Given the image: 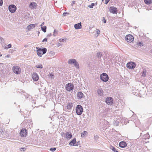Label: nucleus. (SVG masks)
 Here are the masks:
<instances>
[{
    "instance_id": "c9c22d12",
    "label": "nucleus",
    "mask_w": 152,
    "mask_h": 152,
    "mask_svg": "<svg viewBox=\"0 0 152 152\" xmlns=\"http://www.w3.org/2000/svg\"><path fill=\"white\" fill-rule=\"evenodd\" d=\"M56 150V148H50V150L52 152H54Z\"/></svg>"
},
{
    "instance_id": "393cba45",
    "label": "nucleus",
    "mask_w": 152,
    "mask_h": 152,
    "mask_svg": "<svg viewBox=\"0 0 152 152\" xmlns=\"http://www.w3.org/2000/svg\"><path fill=\"white\" fill-rule=\"evenodd\" d=\"M144 1L146 4H149L152 3V0H144Z\"/></svg>"
},
{
    "instance_id": "a19ab883",
    "label": "nucleus",
    "mask_w": 152,
    "mask_h": 152,
    "mask_svg": "<svg viewBox=\"0 0 152 152\" xmlns=\"http://www.w3.org/2000/svg\"><path fill=\"white\" fill-rule=\"evenodd\" d=\"M110 0H105V4H107L108 3Z\"/></svg>"
},
{
    "instance_id": "cd10ccee",
    "label": "nucleus",
    "mask_w": 152,
    "mask_h": 152,
    "mask_svg": "<svg viewBox=\"0 0 152 152\" xmlns=\"http://www.w3.org/2000/svg\"><path fill=\"white\" fill-rule=\"evenodd\" d=\"M102 56V54L100 52L98 53H97L96 56L98 57V58H101Z\"/></svg>"
},
{
    "instance_id": "de8ad7c7",
    "label": "nucleus",
    "mask_w": 152,
    "mask_h": 152,
    "mask_svg": "<svg viewBox=\"0 0 152 152\" xmlns=\"http://www.w3.org/2000/svg\"><path fill=\"white\" fill-rule=\"evenodd\" d=\"M44 24V22H43L41 24V25H40V26H41V27H42V26Z\"/></svg>"
},
{
    "instance_id": "6e6552de",
    "label": "nucleus",
    "mask_w": 152,
    "mask_h": 152,
    "mask_svg": "<svg viewBox=\"0 0 152 152\" xmlns=\"http://www.w3.org/2000/svg\"><path fill=\"white\" fill-rule=\"evenodd\" d=\"M125 39L127 42H131L133 41L134 37L132 35L129 34L126 36Z\"/></svg>"
},
{
    "instance_id": "20e7f679",
    "label": "nucleus",
    "mask_w": 152,
    "mask_h": 152,
    "mask_svg": "<svg viewBox=\"0 0 152 152\" xmlns=\"http://www.w3.org/2000/svg\"><path fill=\"white\" fill-rule=\"evenodd\" d=\"M100 79L103 81L107 82L109 79L108 76L107 74L104 73L101 75Z\"/></svg>"
},
{
    "instance_id": "4be33fe9",
    "label": "nucleus",
    "mask_w": 152,
    "mask_h": 152,
    "mask_svg": "<svg viewBox=\"0 0 152 152\" xmlns=\"http://www.w3.org/2000/svg\"><path fill=\"white\" fill-rule=\"evenodd\" d=\"M83 94L81 92H79L77 94V97L79 99H80L83 96Z\"/></svg>"
},
{
    "instance_id": "c03bdc74",
    "label": "nucleus",
    "mask_w": 152,
    "mask_h": 152,
    "mask_svg": "<svg viewBox=\"0 0 152 152\" xmlns=\"http://www.w3.org/2000/svg\"><path fill=\"white\" fill-rule=\"evenodd\" d=\"M7 46H8V48H10L11 47V44H9Z\"/></svg>"
},
{
    "instance_id": "ea45409f",
    "label": "nucleus",
    "mask_w": 152,
    "mask_h": 152,
    "mask_svg": "<svg viewBox=\"0 0 152 152\" xmlns=\"http://www.w3.org/2000/svg\"><path fill=\"white\" fill-rule=\"evenodd\" d=\"M102 21H103V22L104 23H106V20L104 18V17H103V19L102 20Z\"/></svg>"
},
{
    "instance_id": "2f4dec72",
    "label": "nucleus",
    "mask_w": 152,
    "mask_h": 152,
    "mask_svg": "<svg viewBox=\"0 0 152 152\" xmlns=\"http://www.w3.org/2000/svg\"><path fill=\"white\" fill-rule=\"evenodd\" d=\"M36 67L39 68H42V65L41 64H38L36 66Z\"/></svg>"
},
{
    "instance_id": "423d86ee",
    "label": "nucleus",
    "mask_w": 152,
    "mask_h": 152,
    "mask_svg": "<svg viewBox=\"0 0 152 152\" xmlns=\"http://www.w3.org/2000/svg\"><path fill=\"white\" fill-rule=\"evenodd\" d=\"M136 64L133 62H130L126 64L127 67L131 69H134L136 66Z\"/></svg>"
},
{
    "instance_id": "473e14b6",
    "label": "nucleus",
    "mask_w": 152,
    "mask_h": 152,
    "mask_svg": "<svg viewBox=\"0 0 152 152\" xmlns=\"http://www.w3.org/2000/svg\"><path fill=\"white\" fill-rule=\"evenodd\" d=\"M94 5L95 4L94 3H92L91 5L88 6V7L90 8H93V7L94 6Z\"/></svg>"
},
{
    "instance_id": "37998d69",
    "label": "nucleus",
    "mask_w": 152,
    "mask_h": 152,
    "mask_svg": "<svg viewBox=\"0 0 152 152\" xmlns=\"http://www.w3.org/2000/svg\"><path fill=\"white\" fill-rule=\"evenodd\" d=\"M75 1H72V4H71V5L72 6H73V5L75 4Z\"/></svg>"
},
{
    "instance_id": "f03ea898",
    "label": "nucleus",
    "mask_w": 152,
    "mask_h": 152,
    "mask_svg": "<svg viewBox=\"0 0 152 152\" xmlns=\"http://www.w3.org/2000/svg\"><path fill=\"white\" fill-rule=\"evenodd\" d=\"M83 108L80 105H78L76 108V113L77 115H80L83 112Z\"/></svg>"
},
{
    "instance_id": "aec40b11",
    "label": "nucleus",
    "mask_w": 152,
    "mask_h": 152,
    "mask_svg": "<svg viewBox=\"0 0 152 152\" xmlns=\"http://www.w3.org/2000/svg\"><path fill=\"white\" fill-rule=\"evenodd\" d=\"M127 145L126 143L124 141H122L120 142L119 143V146L120 147L124 148Z\"/></svg>"
},
{
    "instance_id": "c756f323",
    "label": "nucleus",
    "mask_w": 152,
    "mask_h": 152,
    "mask_svg": "<svg viewBox=\"0 0 152 152\" xmlns=\"http://www.w3.org/2000/svg\"><path fill=\"white\" fill-rule=\"evenodd\" d=\"M150 137L148 133H147L146 134H145L144 136V138H149Z\"/></svg>"
},
{
    "instance_id": "f257e3e1",
    "label": "nucleus",
    "mask_w": 152,
    "mask_h": 152,
    "mask_svg": "<svg viewBox=\"0 0 152 152\" xmlns=\"http://www.w3.org/2000/svg\"><path fill=\"white\" fill-rule=\"evenodd\" d=\"M68 63L70 65H73L77 69L79 68L78 63L75 59L71 58L69 59Z\"/></svg>"
},
{
    "instance_id": "7ed1b4c3",
    "label": "nucleus",
    "mask_w": 152,
    "mask_h": 152,
    "mask_svg": "<svg viewBox=\"0 0 152 152\" xmlns=\"http://www.w3.org/2000/svg\"><path fill=\"white\" fill-rule=\"evenodd\" d=\"M47 51L46 48L39 49L37 51L38 55L39 56H41L42 55L45 54Z\"/></svg>"
},
{
    "instance_id": "412c9836",
    "label": "nucleus",
    "mask_w": 152,
    "mask_h": 152,
    "mask_svg": "<svg viewBox=\"0 0 152 152\" xmlns=\"http://www.w3.org/2000/svg\"><path fill=\"white\" fill-rule=\"evenodd\" d=\"M73 104L71 102H68L66 106L67 109L69 110H71Z\"/></svg>"
},
{
    "instance_id": "4468645a",
    "label": "nucleus",
    "mask_w": 152,
    "mask_h": 152,
    "mask_svg": "<svg viewBox=\"0 0 152 152\" xmlns=\"http://www.w3.org/2000/svg\"><path fill=\"white\" fill-rule=\"evenodd\" d=\"M26 129H22L20 133L21 136L23 137H26Z\"/></svg>"
},
{
    "instance_id": "b1692460",
    "label": "nucleus",
    "mask_w": 152,
    "mask_h": 152,
    "mask_svg": "<svg viewBox=\"0 0 152 152\" xmlns=\"http://www.w3.org/2000/svg\"><path fill=\"white\" fill-rule=\"evenodd\" d=\"M88 133L87 131H84L81 133V136L82 137H86L88 134Z\"/></svg>"
},
{
    "instance_id": "e433bc0d",
    "label": "nucleus",
    "mask_w": 152,
    "mask_h": 152,
    "mask_svg": "<svg viewBox=\"0 0 152 152\" xmlns=\"http://www.w3.org/2000/svg\"><path fill=\"white\" fill-rule=\"evenodd\" d=\"M53 76L54 75L52 73L50 74V77L51 79L53 78Z\"/></svg>"
},
{
    "instance_id": "79ce46f5",
    "label": "nucleus",
    "mask_w": 152,
    "mask_h": 152,
    "mask_svg": "<svg viewBox=\"0 0 152 152\" xmlns=\"http://www.w3.org/2000/svg\"><path fill=\"white\" fill-rule=\"evenodd\" d=\"M50 54H51L53 56L55 54V53L51 51L50 53Z\"/></svg>"
},
{
    "instance_id": "f8f14e48",
    "label": "nucleus",
    "mask_w": 152,
    "mask_h": 152,
    "mask_svg": "<svg viewBox=\"0 0 152 152\" xmlns=\"http://www.w3.org/2000/svg\"><path fill=\"white\" fill-rule=\"evenodd\" d=\"M37 6V4L35 2H31L29 5V7L32 10L35 9Z\"/></svg>"
},
{
    "instance_id": "f3484780",
    "label": "nucleus",
    "mask_w": 152,
    "mask_h": 152,
    "mask_svg": "<svg viewBox=\"0 0 152 152\" xmlns=\"http://www.w3.org/2000/svg\"><path fill=\"white\" fill-rule=\"evenodd\" d=\"M97 93L99 96H102L103 95V91L102 88L98 89L97 91Z\"/></svg>"
},
{
    "instance_id": "9d476101",
    "label": "nucleus",
    "mask_w": 152,
    "mask_h": 152,
    "mask_svg": "<svg viewBox=\"0 0 152 152\" xmlns=\"http://www.w3.org/2000/svg\"><path fill=\"white\" fill-rule=\"evenodd\" d=\"M9 10L11 12L14 13L16 10V7L14 5H11L9 6Z\"/></svg>"
},
{
    "instance_id": "8fccbe9b",
    "label": "nucleus",
    "mask_w": 152,
    "mask_h": 152,
    "mask_svg": "<svg viewBox=\"0 0 152 152\" xmlns=\"http://www.w3.org/2000/svg\"><path fill=\"white\" fill-rule=\"evenodd\" d=\"M51 35V34L50 33L48 35V37H50Z\"/></svg>"
},
{
    "instance_id": "72a5a7b5",
    "label": "nucleus",
    "mask_w": 152,
    "mask_h": 152,
    "mask_svg": "<svg viewBox=\"0 0 152 152\" xmlns=\"http://www.w3.org/2000/svg\"><path fill=\"white\" fill-rule=\"evenodd\" d=\"M0 41L1 43H3L4 42V39L1 37H0Z\"/></svg>"
},
{
    "instance_id": "58836bf2",
    "label": "nucleus",
    "mask_w": 152,
    "mask_h": 152,
    "mask_svg": "<svg viewBox=\"0 0 152 152\" xmlns=\"http://www.w3.org/2000/svg\"><path fill=\"white\" fill-rule=\"evenodd\" d=\"M69 14V13L66 12H64L63 14V15L64 16H65L66 15V14Z\"/></svg>"
},
{
    "instance_id": "0eeeda50",
    "label": "nucleus",
    "mask_w": 152,
    "mask_h": 152,
    "mask_svg": "<svg viewBox=\"0 0 152 152\" xmlns=\"http://www.w3.org/2000/svg\"><path fill=\"white\" fill-rule=\"evenodd\" d=\"M12 70L13 72L16 74H19L21 71L20 68L19 66H14Z\"/></svg>"
},
{
    "instance_id": "603ef678",
    "label": "nucleus",
    "mask_w": 152,
    "mask_h": 152,
    "mask_svg": "<svg viewBox=\"0 0 152 152\" xmlns=\"http://www.w3.org/2000/svg\"><path fill=\"white\" fill-rule=\"evenodd\" d=\"M38 33L39 34V32H38Z\"/></svg>"
},
{
    "instance_id": "a211bd4d",
    "label": "nucleus",
    "mask_w": 152,
    "mask_h": 152,
    "mask_svg": "<svg viewBox=\"0 0 152 152\" xmlns=\"http://www.w3.org/2000/svg\"><path fill=\"white\" fill-rule=\"evenodd\" d=\"M76 139L75 138H74L73 140H72L69 143V144L71 146H77V145L76 144H75V143L76 142Z\"/></svg>"
},
{
    "instance_id": "4c0bfd02",
    "label": "nucleus",
    "mask_w": 152,
    "mask_h": 152,
    "mask_svg": "<svg viewBox=\"0 0 152 152\" xmlns=\"http://www.w3.org/2000/svg\"><path fill=\"white\" fill-rule=\"evenodd\" d=\"M99 138V137L97 135H96L94 136V138L95 140H97Z\"/></svg>"
},
{
    "instance_id": "7c9ffc66",
    "label": "nucleus",
    "mask_w": 152,
    "mask_h": 152,
    "mask_svg": "<svg viewBox=\"0 0 152 152\" xmlns=\"http://www.w3.org/2000/svg\"><path fill=\"white\" fill-rule=\"evenodd\" d=\"M66 39H59V41L60 42H66Z\"/></svg>"
},
{
    "instance_id": "a878e982",
    "label": "nucleus",
    "mask_w": 152,
    "mask_h": 152,
    "mask_svg": "<svg viewBox=\"0 0 152 152\" xmlns=\"http://www.w3.org/2000/svg\"><path fill=\"white\" fill-rule=\"evenodd\" d=\"M42 30L44 32H45L46 31V29L47 28V27L46 26H42L41 27Z\"/></svg>"
},
{
    "instance_id": "09e8293b",
    "label": "nucleus",
    "mask_w": 152,
    "mask_h": 152,
    "mask_svg": "<svg viewBox=\"0 0 152 152\" xmlns=\"http://www.w3.org/2000/svg\"><path fill=\"white\" fill-rule=\"evenodd\" d=\"M61 45V44H60V43H58V44H57V47H59L60 46V45Z\"/></svg>"
},
{
    "instance_id": "dca6fc26",
    "label": "nucleus",
    "mask_w": 152,
    "mask_h": 152,
    "mask_svg": "<svg viewBox=\"0 0 152 152\" xmlns=\"http://www.w3.org/2000/svg\"><path fill=\"white\" fill-rule=\"evenodd\" d=\"M38 24L36 23L34 24H30L27 27V29L29 30L34 28L36 25H37Z\"/></svg>"
},
{
    "instance_id": "39448f33",
    "label": "nucleus",
    "mask_w": 152,
    "mask_h": 152,
    "mask_svg": "<svg viewBox=\"0 0 152 152\" xmlns=\"http://www.w3.org/2000/svg\"><path fill=\"white\" fill-rule=\"evenodd\" d=\"M66 88L68 91H71L73 90L74 88L73 84L71 83H68L66 86Z\"/></svg>"
},
{
    "instance_id": "c85d7f7f",
    "label": "nucleus",
    "mask_w": 152,
    "mask_h": 152,
    "mask_svg": "<svg viewBox=\"0 0 152 152\" xmlns=\"http://www.w3.org/2000/svg\"><path fill=\"white\" fill-rule=\"evenodd\" d=\"M110 149L114 152H119L113 147H110Z\"/></svg>"
},
{
    "instance_id": "a18cd8bd",
    "label": "nucleus",
    "mask_w": 152,
    "mask_h": 152,
    "mask_svg": "<svg viewBox=\"0 0 152 152\" xmlns=\"http://www.w3.org/2000/svg\"><path fill=\"white\" fill-rule=\"evenodd\" d=\"M3 4L2 0H0V6H1Z\"/></svg>"
},
{
    "instance_id": "49530a36",
    "label": "nucleus",
    "mask_w": 152,
    "mask_h": 152,
    "mask_svg": "<svg viewBox=\"0 0 152 152\" xmlns=\"http://www.w3.org/2000/svg\"><path fill=\"white\" fill-rule=\"evenodd\" d=\"M47 39L46 38L44 39L43 40L42 42H44L45 41H47Z\"/></svg>"
},
{
    "instance_id": "f704fd0d",
    "label": "nucleus",
    "mask_w": 152,
    "mask_h": 152,
    "mask_svg": "<svg viewBox=\"0 0 152 152\" xmlns=\"http://www.w3.org/2000/svg\"><path fill=\"white\" fill-rule=\"evenodd\" d=\"M96 32L97 34V36H98V35L100 34V31L99 30L97 29L96 30Z\"/></svg>"
},
{
    "instance_id": "3c124183",
    "label": "nucleus",
    "mask_w": 152,
    "mask_h": 152,
    "mask_svg": "<svg viewBox=\"0 0 152 152\" xmlns=\"http://www.w3.org/2000/svg\"><path fill=\"white\" fill-rule=\"evenodd\" d=\"M141 44H142L140 42L139 43L138 45L139 46H141Z\"/></svg>"
},
{
    "instance_id": "1a4fd4ad",
    "label": "nucleus",
    "mask_w": 152,
    "mask_h": 152,
    "mask_svg": "<svg viewBox=\"0 0 152 152\" xmlns=\"http://www.w3.org/2000/svg\"><path fill=\"white\" fill-rule=\"evenodd\" d=\"M113 99L111 97H108L106 99L105 102L106 104L108 105H111L113 104Z\"/></svg>"
},
{
    "instance_id": "864d4df0",
    "label": "nucleus",
    "mask_w": 152,
    "mask_h": 152,
    "mask_svg": "<svg viewBox=\"0 0 152 152\" xmlns=\"http://www.w3.org/2000/svg\"><path fill=\"white\" fill-rule=\"evenodd\" d=\"M102 1H103V0H102Z\"/></svg>"
},
{
    "instance_id": "ddd939ff",
    "label": "nucleus",
    "mask_w": 152,
    "mask_h": 152,
    "mask_svg": "<svg viewBox=\"0 0 152 152\" xmlns=\"http://www.w3.org/2000/svg\"><path fill=\"white\" fill-rule=\"evenodd\" d=\"M110 12L113 14H116L117 10L116 8L114 7H111L110 8Z\"/></svg>"
},
{
    "instance_id": "9b49d317",
    "label": "nucleus",
    "mask_w": 152,
    "mask_h": 152,
    "mask_svg": "<svg viewBox=\"0 0 152 152\" xmlns=\"http://www.w3.org/2000/svg\"><path fill=\"white\" fill-rule=\"evenodd\" d=\"M32 77L34 81H36L39 79V77L36 73H33L32 75Z\"/></svg>"
},
{
    "instance_id": "2eb2a0df",
    "label": "nucleus",
    "mask_w": 152,
    "mask_h": 152,
    "mask_svg": "<svg viewBox=\"0 0 152 152\" xmlns=\"http://www.w3.org/2000/svg\"><path fill=\"white\" fill-rule=\"evenodd\" d=\"M66 136V138L68 140L70 139L72 137V136L71 133L69 132H67L65 134Z\"/></svg>"
},
{
    "instance_id": "5701e85b",
    "label": "nucleus",
    "mask_w": 152,
    "mask_h": 152,
    "mask_svg": "<svg viewBox=\"0 0 152 152\" xmlns=\"http://www.w3.org/2000/svg\"><path fill=\"white\" fill-rule=\"evenodd\" d=\"M146 70L145 69H143L142 72V76L144 77H146Z\"/></svg>"
},
{
    "instance_id": "6ab92c4d",
    "label": "nucleus",
    "mask_w": 152,
    "mask_h": 152,
    "mask_svg": "<svg viewBox=\"0 0 152 152\" xmlns=\"http://www.w3.org/2000/svg\"><path fill=\"white\" fill-rule=\"evenodd\" d=\"M74 27L76 29H80L82 28V25L81 23H80L74 25Z\"/></svg>"
},
{
    "instance_id": "bb28decb",
    "label": "nucleus",
    "mask_w": 152,
    "mask_h": 152,
    "mask_svg": "<svg viewBox=\"0 0 152 152\" xmlns=\"http://www.w3.org/2000/svg\"><path fill=\"white\" fill-rule=\"evenodd\" d=\"M58 31L55 29L53 34V35L54 37L56 36L58 34Z\"/></svg>"
}]
</instances>
